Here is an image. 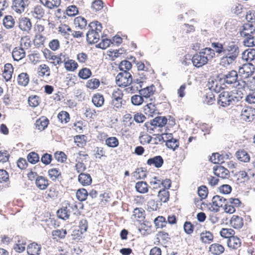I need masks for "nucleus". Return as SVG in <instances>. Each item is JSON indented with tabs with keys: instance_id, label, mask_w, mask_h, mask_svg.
<instances>
[{
	"instance_id": "obj_25",
	"label": "nucleus",
	"mask_w": 255,
	"mask_h": 255,
	"mask_svg": "<svg viewBox=\"0 0 255 255\" xmlns=\"http://www.w3.org/2000/svg\"><path fill=\"white\" fill-rule=\"evenodd\" d=\"M255 113V111L252 108H244L242 111L241 116L243 120L250 121L251 119H253Z\"/></svg>"
},
{
	"instance_id": "obj_12",
	"label": "nucleus",
	"mask_w": 255,
	"mask_h": 255,
	"mask_svg": "<svg viewBox=\"0 0 255 255\" xmlns=\"http://www.w3.org/2000/svg\"><path fill=\"white\" fill-rule=\"evenodd\" d=\"M227 199L219 196L215 195L212 198V204L217 208H214L213 211L215 212H218L219 211V207H222L223 204H226Z\"/></svg>"
},
{
	"instance_id": "obj_27",
	"label": "nucleus",
	"mask_w": 255,
	"mask_h": 255,
	"mask_svg": "<svg viewBox=\"0 0 255 255\" xmlns=\"http://www.w3.org/2000/svg\"><path fill=\"white\" fill-rule=\"evenodd\" d=\"M12 72L13 67L12 65L10 64H5L4 66L2 76L6 81H8L11 79Z\"/></svg>"
},
{
	"instance_id": "obj_55",
	"label": "nucleus",
	"mask_w": 255,
	"mask_h": 255,
	"mask_svg": "<svg viewBox=\"0 0 255 255\" xmlns=\"http://www.w3.org/2000/svg\"><path fill=\"white\" fill-rule=\"evenodd\" d=\"M208 193V188L206 186L202 185L198 187V194L201 199H205L207 196Z\"/></svg>"
},
{
	"instance_id": "obj_31",
	"label": "nucleus",
	"mask_w": 255,
	"mask_h": 255,
	"mask_svg": "<svg viewBox=\"0 0 255 255\" xmlns=\"http://www.w3.org/2000/svg\"><path fill=\"white\" fill-rule=\"evenodd\" d=\"M136 190L141 194H144L148 192V185L146 182L139 181L135 184Z\"/></svg>"
},
{
	"instance_id": "obj_41",
	"label": "nucleus",
	"mask_w": 255,
	"mask_h": 255,
	"mask_svg": "<svg viewBox=\"0 0 255 255\" xmlns=\"http://www.w3.org/2000/svg\"><path fill=\"white\" fill-rule=\"evenodd\" d=\"M165 145L167 147L175 150L179 146V140L175 138H171L166 140Z\"/></svg>"
},
{
	"instance_id": "obj_11",
	"label": "nucleus",
	"mask_w": 255,
	"mask_h": 255,
	"mask_svg": "<svg viewBox=\"0 0 255 255\" xmlns=\"http://www.w3.org/2000/svg\"><path fill=\"white\" fill-rule=\"evenodd\" d=\"M242 36L245 37L243 43L245 46L248 47L255 46V36H253V34L247 33L245 31L241 32Z\"/></svg>"
},
{
	"instance_id": "obj_28",
	"label": "nucleus",
	"mask_w": 255,
	"mask_h": 255,
	"mask_svg": "<svg viewBox=\"0 0 255 255\" xmlns=\"http://www.w3.org/2000/svg\"><path fill=\"white\" fill-rule=\"evenodd\" d=\"M241 244V242L240 239L235 236L231 237L228 241V246L234 249H237L240 247Z\"/></svg>"
},
{
	"instance_id": "obj_4",
	"label": "nucleus",
	"mask_w": 255,
	"mask_h": 255,
	"mask_svg": "<svg viewBox=\"0 0 255 255\" xmlns=\"http://www.w3.org/2000/svg\"><path fill=\"white\" fill-rule=\"evenodd\" d=\"M88 31L86 33V39L88 43L92 44L98 42L100 39L99 32L103 27L102 24L98 21L90 22L88 26Z\"/></svg>"
},
{
	"instance_id": "obj_53",
	"label": "nucleus",
	"mask_w": 255,
	"mask_h": 255,
	"mask_svg": "<svg viewBox=\"0 0 255 255\" xmlns=\"http://www.w3.org/2000/svg\"><path fill=\"white\" fill-rule=\"evenodd\" d=\"M57 118L61 123H67L69 121L70 117L69 114L65 111H62L58 114Z\"/></svg>"
},
{
	"instance_id": "obj_1",
	"label": "nucleus",
	"mask_w": 255,
	"mask_h": 255,
	"mask_svg": "<svg viewBox=\"0 0 255 255\" xmlns=\"http://www.w3.org/2000/svg\"><path fill=\"white\" fill-rule=\"evenodd\" d=\"M243 96V93L239 90L223 91L218 95V104L223 107L234 105L241 101Z\"/></svg>"
},
{
	"instance_id": "obj_39",
	"label": "nucleus",
	"mask_w": 255,
	"mask_h": 255,
	"mask_svg": "<svg viewBox=\"0 0 255 255\" xmlns=\"http://www.w3.org/2000/svg\"><path fill=\"white\" fill-rule=\"evenodd\" d=\"M74 23L76 26L79 27L80 29H83L87 26V20L83 17L78 16L74 19Z\"/></svg>"
},
{
	"instance_id": "obj_52",
	"label": "nucleus",
	"mask_w": 255,
	"mask_h": 255,
	"mask_svg": "<svg viewBox=\"0 0 255 255\" xmlns=\"http://www.w3.org/2000/svg\"><path fill=\"white\" fill-rule=\"evenodd\" d=\"M66 234L67 231L65 229L56 230L53 231L52 232V235L54 237V239H56V238L63 239L65 238Z\"/></svg>"
},
{
	"instance_id": "obj_44",
	"label": "nucleus",
	"mask_w": 255,
	"mask_h": 255,
	"mask_svg": "<svg viewBox=\"0 0 255 255\" xmlns=\"http://www.w3.org/2000/svg\"><path fill=\"white\" fill-rule=\"evenodd\" d=\"M48 175L50 178L53 180L55 181L57 179L61 177V172L57 168H52L48 170Z\"/></svg>"
},
{
	"instance_id": "obj_21",
	"label": "nucleus",
	"mask_w": 255,
	"mask_h": 255,
	"mask_svg": "<svg viewBox=\"0 0 255 255\" xmlns=\"http://www.w3.org/2000/svg\"><path fill=\"white\" fill-rule=\"evenodd\" d=\"M167 122L165 117L158 116L151 121L150 125L154 127H162L166 124Z\"/></svg>"
},
{
	"instance_id": "obj_30",
	"label": "nucleus",
	"mask_w": 255,
	"mask_h": 255,
	"mask_svg": "<svg viewBox=\"0 0 255 255\" xmlns=\"http://www.w3.org/2000/svg\"><path fill=\"white\" fill-rule=\"evenodd\" d=\"M92 102L97 107L102 106L104 103V96L100 94H95L92 97Z\"/></svg>"
},
{
	"instance_id": "obj_56",
	"label": "nucleus",
	"mask_w": 255,
	"mask_h": 255,
	"mask_svg": "<svg viewBox=\"0 0 255 255\" xmlns=\"http://www.w3.org/2000/svg\"><path fill=\"white\" fill-rule=\"evenodd\" d=\"M246 53L247 56L246 60L247 61H252L255 59V48H251L245 50L243 55H245Z\"/></svg>"
},
{
	"instance_id": "obj_7",
	"label": "nucleus",
	"mask_w": 255,
	"mask_h": 255,
	"mask_svg": "<svg viewBox=\"0 0 255 255\" xmlns=\"http://www.w3.org/2000/svg\"><path fill=\"white\" fill-rule=\"evenodd\" d=\"M254 65L252 63H246L239 67L238 74L243 78L246 79L251 77L255 72Z\"/></svg>"
},
{
	"instance_id": "obj_37",
	"label": "nucleus",
	"mask_w": 255,
	"mask_h": 255,
	"mask_svg": "<svg viewBox=\"0 0 255 255\" xmlns=\"http://www.w3.org/2000/svg\"><path fill=\"white\" fill-rule=\"evenodd\" d=\"M38 74L41 77H43L44 75L49 76L50 75V69L49 67L45 64L40 65L38 69Z\"/></svg>"
},
{
	"instance_id": "obj_40",
	"label": "nucleus",
	"mask_w": 255,
	"mask_h": 255,
	"mask_svg": "<svg viewBox=\"0 0 255 255\" xmlns=\"http://www.w3.org/2000/svg\"><path fill=\"white\" fill-rule=\"evenodd\" d=\"M3 24L7 29L12 28L14 24V21L12 16H5L3 19Z\"/></svg>"
},
{
	"instance_id": "obj_43",
	"label": "nucleus",
	"mask_w": 255,
	"mask_h": 255,
	"mask_svg": "<svg viewBox=\"0 0 255 255\" xmlns=\"http://www.w3.org/2000/svg\"><path fill=\"white\" fill-rule=\"evenodd\" d=\"M154 222L157 228H163L167 224V221L163 216H158L154 219Z\"/></svg>"
},
{
	"instance_id": "obj_22",
	"label": "nucleus",
	"mask_w": 255,
	"mask_h": 255,
	"mask_svg": "<svg viewBox=\"0 0 255 255\" xmlns=\"http://www.w3.org/2000/svg\"><path fill=\"white\" fill-rule=\"evenodd\" d=\"M236 156L239 160L243 162H248L250 160L249 154L244 149L237 151L236 152Z\"/></svg>"
},
{
	"instance_id": "obj_60",
	"label": "nucleus",
	"mask_w": 255,
	"mask_h": 255,
	"mask_svg": "<svg viewBox=\"0 0 255 255\" xmlns=\"http://www.w3.org/2000/svg\"><path fill=\"white\" fill-rule=\"evenodd\" d=\"M67 14L70 16H74L78 13V8L74 5H72L67 7Z\"/></svg>"
},
{
	"instance_id": "obj_8",
	"label": "nucleus",
	"mask_w": 255,
	"mask_h": 255,
	"mask_svg": "<svg viewBox=\"0 0 255 255\" xmlns=\"http://www.w3.org/2000/svg\"><path fill=\"white\" fill-rule=\"evenodd\" d=\"M123 93L121 90L117 89L112 94V105L115 110H117L122 107L123 104L122 98Z\"/></svg>"
},
{
	"instance_id": "obj_61",
	"label": "nucleus",
	"mask_w": 255,
	"mask_h": 255,
	"mask_svg": "<svg viewBox=\"0 0 255 255\" xmlns=\"http://www.w3.org/2000/svg\"><path fill=\"white\" fill-rule=\"evenodd\" d=\"M246 18L251 23H255V10H251L247 12Z\"/></svg>"
},
{
	"instance_id": "obj_6",
	"label": "nucleus",
	"mask_w": 255,
	"mask_h": 255,
	"mask_svg": "<svg viewBox=\"0 0 255 255\" xmlns=\"http://www.w3.org/2000/svg\"><path fill=\"white\" fill-rule=\"evenodd\" d=\"M116 82L119 87H127L132 82V75L128 71L121 72L117 75Z\"/></svg>"
},
{
	"instance_id": "obj_15",
	"label": "nucleus",
	"mask_w": 255,
	"mask_h": 255,
	"mask_svg": "<svg viewBox=\"0 0 255 255\" xmlns=\"http://www.w3.org/2000/svg\"><path fill=\"white\" fill-rule=\"evenodd\" d=\"M41 250V246L35 243L28 245L27 252L29 255H38Z\"/></svg>"
},
{
	"instance_id": "obj_19",
	"label": "nucleus",
	"mask_w": 255,
	"mask_h": 255,
	"mask_svg": "<svg viewBox=\"0 0 255 255\" xmlns=\"http://www.w3.org/2000/svg\"><path fill=\"white\" fill-rule=\"evenodd\" d=\"M230 223L234 228L240 229L243 226V219L238 216L233 215L230 220Z\"/></svg>"
},
{
	"instance_id": "obj_64",
	"label": "nucleus",
	"mask_w": 255,
	"mask_h": 255,
	"mask_svg": "<svg viewBox=\"0 0 255 255\" xmlns=\"http://www.w3.org/2000/svg\"><path fill=\"white\" fill-rule=\"evenodd\" d=\"M55 158L58 161L63 162L66 160V155L62 151L56 152L54 154Z\"/></svg>"
},
{
	"instance_id": "obj_35",
	"label": "nucleus",
	"mask_w": 255,
	"mask_h": 255,
	"mask_svg": "<svg viewBox=\"0 0 255 255\" xmlns=\"http://www.w3.org/2000/svg\"><path fill=\"white\" fill-rule=\"evenodd\" d=\"M213 235L209 231H206L205 233H202L200 234V239L201 241L205 244H210L213 240Z\"/></svg>"
},
{
	"instance_id": "obj_47",
	"label": "nucleus",
	"mask_w": 255,
	"mask_h": 255,
	"mask_svg": "<svg viewBox=\"0 0 255 255\" xmlns=\"http://www.w3.org/2000/svg\"><path fill=\"white\" fill-rule=\"evenodd\" d=\"M149 101L150 103H147L144 107V111L146 114H151L155 113L156 111V107L154 104H153L151 102L152 101V99H150Z\"/></svg>"
},
{
	"instance_id": "obj_23",
	"label": "nucleus",
	"mask_w": 255,
	"mask_h": 255,
	"mask_svg": "<svg viewBox=\"0 0 255 255\" xmlns=\"http://www.w3.org/2000/svg\"><path fill=\"white\" fill-rule=\"evenodd\" d=\"M154 88V86L153 85L147 86L139 90V94L143 97V99H148L153 94Z\"/></svg>"
},
{
	"instance_id": "obj_63",
	"label": "nucleus",
	"mask_w": 255,
	"mask_h": 255,
	"mask_svg": "<svg viewBox=\"0 0 255 255\" xmlns=\"http://www.w3.org/2000/svg\"><path fill=\"white\" fill-rule=\"evenodd\" d=\"M183 228L185 232L187 234L190 235L193 232L194 226L190 222H185Z\"/></svg>"
},
{
	"instance_id": "obj_18",
	"label": "nucleus",
	"mask_w": 255,
	"mask_h": 255,
	"mask_svg": "<svg viewBox=\"0 0 255 255\" xmlns=\"http://www.w3.org/2000/svg\"><path fill=\"white\" fill-rule=\"evenodd\" d=\"M78 179L83 186L89 185L92 182L91 176L88 173H81L78 176Z\"/></svg>"
},
{
	"instance_id": "obj_42",
	"label": "nucleus",
	"mask_w": 255,
	"mask_h": 255,
	"mask_svg": "<svg viewBox=\"0 0 255 255\" xmlns=\"http://www.w3.org/2000/svg\"><path fill=\"white\" fill-rule=\"evenodd\" d=\"M88 196L87 191L84 188L79 189L76 192V197L80 201L86 200Z\"/></svg>"
},
{
	"instance_id": "obj_48",
	"label": "nucleus",
	"mask_w": 255,
	"mask_h": 255,
	"mask_svg": "<svg viewBox=\"0 0 255 255\" xmlns=\"http://www.w3.org/2000/svg\"><path fill=\"white\" fill-rule=\"evenodd\" d=\"M104 35L102 36V42L96 45V48L105 49L108 47L111 43H112L110 39L104 38Z\"/></svg>"
},
{
	"instance_id": "obj_26",
	"label": "nucleus",
	"mask_w": 255,
	"mask_h": 255,
	"mask_svg": "<svg viewBox=\"0 0 255 255\" xmlns=\"http://www.w3.org/2000/svg\"><path fill=\"white\" fill-rule=\"evenodd\" d=\"M35 184L38 188L41 190H44L48 185V181L43 176H38L36 178Z\"/></svg>"
},
{
	"instance_id": "obj_29",
	"label": "nucleus",
	"mask_w": 255,
	"mask_h": 255,
	"mask_svg": "<svg viewBox=\"0 0 255 255\" xmlns=\"http://www.w3.org/2000/svg\"><path fill=\"white\" fill-rule=\"evenodd\" d=\"M225 156L224 154H220L219 153H213L210 156V160L214 164H219L224 162Z\"/></svg>"
},
{
	"instance_id": "obj_38",
	"label": "nucleus",
	"mask_w": 255,
	"mask_h": 255,
	"mask_svg": "<svg viewBox=\"0 0 255 255\" xmlns=\"http://www.w3.org/2000/svg\"><path fill=\"white\" fill-rule=\"evenodd\" d=\"M64 66L67 71H74L77 68L78 65L74 60H68L64 63Z\"/></svg>"
},
{
	"instance_id": "obj_59",
	"label": "nucleus",
	"mask_w": 255,
	"mask_h": 255,
	"mask_svg": "<svg viewBox=\"0 0 255 255\" xmlns=\"http://www.w3.org/2000/svg\"><path fill=\"white\" fill-rule=\"evenodd\" d=\"M33 12L36 14V18L38 19H40L44 15V10L40 5L35 6Z\"/></svg>"
},
{
	"instance_id": "obj_54",
	"label": "nucleus",
	"mask_w": 255,
	"mask_h": 255,
	"mask_svg": "<svg viewBox=\"0 0 255 255\" xmlns=\"http://www.w3.org/2000/svg\"><path fill=\"white\" fill-rule=\"evenodd\" d=\"M131 102L135 106H139L144 102V99L140 95H135L131 97Z\"/></svg>"
},
{
	"instance_id": "obj_10",
	"label": "nucleus",
	"mask_w": 255,
	"mask_h": 255,
	"mask_svg": "<svg viewBox=\"0 0 255 255\" xmlns=\"http://www.w3.org/2000/svg\"><path fill=\"white\" fill-rule=\"evenodd\" d=\"M213 171L216 176L223 179L228 178V176L229 175V170L221 165H217L214 166L213 167Z\"/></svg>"
},
{
	"instance_id": "obj_14",
	"label": "nucleus",
	"mask_w": 255,
	"mask_h": 255,
	"mask_svg": "<svg viewBox=\"0 0 255 255\" xmlns=\"http://www.w3.org/2000/svg\"><path fill=\"white\" fill-rule=\"evenodd\" d=\"M12 56L14 60L18 61L25 56V52L23 48L15 47L12 51Z\"/></svg>"
},
{
	"instance_id": "obj_62",
	"label": "nucleus",
	"mask_w": 255,
	"mask_h": 255,
	"mask_svg": "<svg viewBox=\"0 0 255 255\" xmlns=\"http://www.w3.org/2000/svg\"><path fill=\"white\" fill-rule=\"evenodd\" d=\"M52 159V155L47 153L43 154L41 157V161L45 165L49 164Z\"/></svg>"
},
{
	"instance_id": "obj_17",
	"label": "nucleus",
	"mask_w": 255,
	"mask_h": 255,
	"mask_svg": "<svg viewBox=\"0 0 255 255\" xmlns=\"http://www.w3.org/2000/svg\"><path fill=\"white\" fill-rule=\"evenodd\" d=\"M234 177L236 179L237 184L244 183L250 179V177L248 173L245 171H240L236 173Z\"/></svg>"
},
{
	"instance_id": "obj_49",
	"label": "nucleus",
	"mask_w": 255,
	"mask_h": 255,
	"mask_svg": "<svg viewBox=\"0 0 255 255\" xmlns=\"http://www.w3.org/2000/svg\"><path fill=\"white\" fill-rule=\"evenodd\" d=\"M92 75L91 70L87 68H84L80 70L78 73L79 77L82 79H87Z\"/></svg>"
},
{
	"instance_id": "obj_5",
	"label": "nucleus",
	"mask_w": 255,
	"mask_h": 255,
	"mask_svg": "<svg viewBox=\"0 0 255 255\" xmlns=\"http://www.w3.org/2000/svg\"><path fill=\"white\" fill-rule=\"evenodd\" d=\"M239 74L237 71L232 70L227 72L222 75L221 80L227 85H236L238 87V89L245 88L246 86V82L242 80H239Z\"/></svg>"
},
{
	"instance_id": "obj_33",
	"label": "nucleus",
	"mask_w": 255,
	"mask_h": 255,
	"mask_svg": "<svg viewBox=\"0 0 255 255\" xmlns=\"http://www.w3.org/2000/svg\"><path fill=\"white\" fill-rule=\"evenodd\" d=\"M211 46L214 49H213L214 51V56L215 55V53L218 54H221V53L224 54L225 47L224 46L222 43L219 42H212L211 43Z\"/></svg>"
},
{
	"instance_id": "obj_34",
	"label": "nucleus",
	"mask_w": 255,
	"mask_h": 255,
	"mask_svg": "<svg viewBox=\"0 0 255 255\" xmlns=\"http://www.w3.org/2000/svg\"><path fill=\"white\" fill-rule=\"evenodd\" d=\"M58 217L62 220H66L70 215V211L68 210L67 207H63L59 209L57 212Z\"/></svg>"
},
{
	"instance_id": "obj_36",
	"label": "nucleus",
	"mask_w": 255,
	"mask_h": 255,
	"mask_svg": "<svg viewBox=\"0 0 255 255\" xmlns=\"http://www.w3.org/2000/svg\"><path fill=\"white\" fill-rule=\"evenodd\" d=\"M132 216L138 221L142 220L144 218V210L141 208H136L133 210Z\"/></svg>"
},
{
	"instance_id": "obj_2",
	"label": "nucleus",
	"mask_w": 255,
	"mask_h": 255,
	"mask_svg": "<svg viewBox=\"0 0 255 255\" xmlns=\"http://www.w3.org/2000/svg\"><path fill=\"white\" fill-rule=\"evenodd\" d=\"M214 57V51L211 48L206 47L194 54L191 59L193 65L200 68L208 63Z\"/></svg>"
},
{
	"instance_id": "obj_58",
	"label": "nucleus",
	"mask_w": 255,
	"mask_h": 255,
	"mask_svg": "<svg viewBox=\"0 0 255 255\" xmlns=\"http://www.w3.org/2000/svg\"><path fill=\"white\" fill-rule=\"evenodd\" d=\"M133 176L136 179H143L146 176L145 170L143 168H137L133 173Z\"/></svg>"
},
{
	"instance_id": "obj_16",
	"label": "nucleus",
	"mask_w": 255,
	"mask_h": 255,
	"mask_svg": "<svg viewBox=\"0 0 255 255\" xmlns=\"http://www.w3.org/2000/svg\"><path fill=\"white\" fill-rule=\"evenodd\" d=\"M48 124V119L45 117H42L36 121L35 126L37 129L42 131L47 128Z\"/></svg>"
},
{
	"instance_id": "obj_46",
	"label": "nucleus",
	"mask_w": 255,
	"mask_h": 255,
	"mask_svg": "<svg viewBox=\"0 0 255 255\" xmlns=\"http://www.w3.org/2000/svg\"><path fill=\"white\" fill-rule=\"evenodd\" d=\"M27 159L29 162L33 164L36 163L39 161V155L34 151H32L28 154Z\"/></svg>"
},
{
	"instance_id": "obj_3",
	"label": "nucleus",
	"mask_w": 255,
	"mask_h": 255,
	"mask_svg": "<svg viewBox=\"0 0 255 255\" xmlns=\"http://www.w3.org/2000/svg\"><path fill=\"white\" fill-rule=\"evenodd\" d=\"M240 53L239 47L235 42H230L225 46L224 56L221 58V62L223 64L228 65L235 61L238 57Z\"/></svg>"
},
{
	"instance_id": "obj_51",
	"label": "nucleus",
	"mask_w": 255,
	"mask_h": 255,
	"mask_svg": "<svg viewBox=\"0 0 255 255\" xmlns=\"http://www.w3.org/2000/svg\"><path fill=\"white\" fill-rule=\"evenodd\" d=\"M100 81L96 78L91 79L88 80L86 84L87 88L90 89H95L99 87Z\"/></svg>"
},
{
	"instance_id": "obj_45",
	"label": "nucleus",
	"mask_w": 255,
	"mask_h": 255,
	"mask_svg": "<svg viewBox=\"0 0 255 255\" xmlns=\"http://www.w3.org/2000/svg\"><path fill=\"white\" fill-rule=\"evenodd\" d=\"M158 197L160 201L164 203L167 202L169 200V193L166 189H163L158 191Z\"/></svg>"
},
{
	"instance_id": "obj_32",
	"label": "nucleus",
	"mask_w": 255,
	"mask_h": 255,
	"mask_svg": "<svg viewBox=\"0 0 255 255\" xmlns=\"http://www.w3.org/2000/svg\"><path fill=\"white\" fill-rule=\"evenodd\" d=\"M29 81V76L26 73H22L18 76L17 81L19 85L26 86Z\"/></svg>"
},
{
	"instance_id": "obj_13",
	"label": "nucleus",
	"mask_w": 255,
	"mask_h": 255,
	"mask_svg": "<svg viewBox=\"0 0 255 255\" xmlns=\"http://www.w3.org/2000/svg\"><path fill=\"white\" fill-rule=\"evenodd\" d=\"M164 162L163 158L160 155H157L149 158L146 162L147 165L154 166L156 168L161 167Z\"/></svg>"
},
{
	"instance_id": "obj_50",
	"label": "nucleus",
	"mask_w": 255,
	"mask_h": 255,
	"mask_svg": "<svg viewBox=\"0 0 255 255\" xmlns=\"http://www.w3.org/2000/svg\"><path fill=\"white\" fill-rule=\"evenodd\" d=\"M132 67L131 63L128 61V60H123L119 64V69L120 71L122 72L124 71H128Z\"/></svg>"
},
{
	"instance_id": "obj_24",
	"label": "nucleus",
	"mask_w": 255,
	"mask_h": 255,
	"mask_svg": "<svg viewBox=\"0 0 255 255\" xmlns=\"http://www.w3.org/2000/svg\"><path fill=\"white\" fill-rule=\"evenodd\" d=\"M225 250L224 247L219 244H213L209 247V251L214 255H219Z\"/></svg>"
},
{
	"instance_id": "obj_57",
	"label": "nucleus",
	"mask_w": 255,
	"mask_h": 255,
	"mask_svg": "<svg viewBox=\"0 0 255 255\" xmlns=\"http://www.w3.org/2000/svg\"><path fill=\"white\" fill-rule=\"evenodd\" d=\"M106 144L109 147H116L119 145V140L116 137H110L106 140Z\"/></svg>"
},
{
	"instance_id": "obj_20",
	"label": "nucleus",
	"mask_w": 255,
	"mask_h": 255,
	"mask_svg": "<svg viewBox=\"0 0 255 255\" xmlns=\"http://www.w3.org/2000/svg\"><path fill=\"white\" fill-rule=\"evenodd\" d=\"M30 19L27 17H22L19 19V27L23 31H29L31 27Z\"/></svg>"
},
{
	"instance_id": "obj_9",
	"label": "nucleus",
	"mask_w": 255,
	"mask_h": 255,
	"mask_svg": "<svg viewBox=\"0 0 255 255\" xmlns=\"http://www.w3.org/2000/svg\"><path fill=\"white\" fill-rule=\"evenodd\" d=\"M29 4L28 0H13L12 8L13 10L18 13H21L25 10V8Z\"/></svg>"
}]
</instances>
